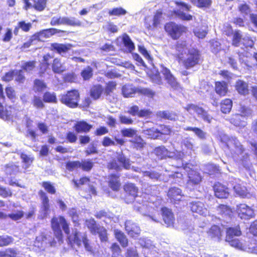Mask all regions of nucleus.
Instances as JSON below:
<instances>
[{
	"mask_svg": "<svg viewBox=\"0 0 257 257\" xmlns=\"http://www.w3.org/2000/svg\"><path fill=\"white\" fill-rule=\"evenodd\" d=\"M13 109L11 106L5 108L3 103L0 102V118L5 120L12 119L13 117L12 109Z\"/></svg>",
	"mask_w": 257,
	"mask_h": 257,
	"instance_id": "obj_33",
	"label": "nucleus"
},
{
	"mask_svg": "<svg viewBox=\"0 0 257 257\" xmlns=\"http://www.w3.org/2000/svg\"><path fill=\"white\" fill-rule=\"evenodd\" d=\"M88 227L92 233L99 235L101 241L106 240V230L103 226H88Z\"/></svg>",
	"mask_w": 257,
	"mask_h": 257,
	"instance_id": "obj_30",
	"label": "nucleus"
},
{
	"mask_svg": "<svg viewBox=\"0 0 257 257\" xmlns=\"http://www.w3.org/2000/svg\"><path fill=\"white\" fill-rule=\"evenodd\" d=\"M80 99V94L79 90L72 89L61 95L60 101L69 108H75L79 106Z\"/></svg>",
	"mask_w": 257,
	"mask_h": 257,
	"instance_id": "obj_2",
	"label": "nucleus"
},
{
	"mask_svg": "<svg viewBox=\"0 0 257 257\" xmlns=\"http://www.w3.org/2000/svg\"><path fill=\"white\" fill-rule=\"evenodd\" d=\"M191 211L201 215H206L208 212L207 207L204 202L200 201H194L190 203Z\"/></svg>",
	"mask_w": 257,
	"mask_h": 257,
	"instance_id": "obj_18",
	"label": "nucleus"
},
{
	"mask_svg": "<svg viewBox=\"0 0 257 257\" xmlns=\"http://www.w3.org/2000/svg\"><path fill=\"white\" fill-rule=\"evenodd\" d=\"M139 244L145 248L143 251L145 255L148 253V250L153 247L151 240L146 238H140Z\"/></svg>",
	"mask_w": 257,
	"mask_h": 257,
	"instance_id": "obj_48",
	"label": "nucleus"
},
{
	"mask_svg": "<svg viewBox=\"0 0 257 257\" xmlns=\"http://www.w3.org/2000/svg\"><path fill=\"white\" fill-rule=\"evenodd\" d=\"M131 168L130 160L122 152L117 155L116 159H113L107 164V168L108 170H113L116 171H119L122 168L127 170H130Z\"/></svg>",
	"mask_w": 257,
	"mask_h": 257,
	"instance_id": "obj_3",
	"label": "nucleus"
},
{
	"mask_svg": "<svg viewBox=\"0 0 257 257\" xmlns=\"http://www.w3.org/2000/svg\"><path fill=\"white\" fill-rule=\"evenodd\" d=\"M199 116H200L204 121L210 122L211 119L207 112L202 107L198 106L195 112Z\"/></svg>",
	"mask_w": 257,
	"mask_h": 257,
	"instance_id": "obj_59",
	"label": "nucleus"
},
{
	"mask_svg": "<svg viewBox=\"0 0 257 257\" xmlns=\"http://www.w3.org/2000/svg\"><path fill=\"white\" fill-rule=\"evenodd\" d=\"M43 99L40 96L35 95L32 100V104L33 106L37 109H42L45 107Z\"/></svg>",
	"mask_w": 257,
	"mask_h": 257,
	"instance_id": "obj_57",
	"label": "nucleus"
},
{
	"mask_svg": "<svg viewBox=\"0 0 257 257\" xmlns=\"http://www.w3.org/2000/svg\"><path fill=\"white\" fill-rule=\"evenodd\" d=\"M117 83L114 81H108L103 88V93L106 96L111 95L116 88Z\"/></svg>",
	"mask_w": 257,
	"mask_h": 257,
	"instance_id": "obj_42",
	"label": "nucleus"
},
{
	"mask_svg": "<svg viewBox=\"0 0 257 257\" xmlns=\"http://www.w3.org/2000/svg\"><path fill=\"white\" fill-rule=\"evenodd\" d=\"M65 167L70 172L80 169L79 161H68L65 163Z\"/></svg>",
	"mask_w": 257,
	"mask_h": 257,
	"instance_id": "obj_51",
	"label": "nucleus"
},
{
	"mask_svg": "<svg viewBox=\"0 0 257 257\" xmlns=\"http://www.w3.org/2000/svg\"><path fill=\"white\" fill-rule=\"evenodd\" d=\"M43 99L44 102L55 103L57 102L56 95L54 92L46 91L43 95Z\"/></svg>",
	"mask_w": 257,
	"mask_h": 257,
	"instance_id": "obj_46",
	"label": "nucleus"
},
{
	"mask_svg": "<svg viewBox=\"0 0 257 257\" xmlns=\"http://www.w3.org/2000/svg\"><path fill=\"white\" fill-rule=\"evenodd\" d=\"M161 215L164 223L167 225H173L175 222V217L172 210L167 207L161 208Z\"/></svg>",
	"mask_w": 257,
	"mask_h": 257,
	"instance_id": "obj_14",
	"label": "nucleus"
},
{
	"mask_svg": "<svg viewBox=\"0 0 257 257\" xmlns=\"http://www.w3.org/2000/svg\"><path fill=\"white\" fill-rule=\"evenodd\" d=\"M153 152L159 160L166 159L171 157V152L164 146L156 147Z\"/></svg>",
	"mask_w": 257,
	"mask_h": 257,
	"instance_id": "obj_27",
	"label": "nucleus"
},
{
	"mask_svg": "<svg viewBox=\"0 0 257 257\" xmlns=\"http://www.w3.org/2000/svg\"><path fill=\"white\" fill-rule=\"evenodd\" d=\"M107 183L108 187L113 191H118L121 186L120 180V175L116 173H111L108 175Z\"/></svg>",
	"mask_w": 257,
	"mask_h": 257,
	"instance_id": "obj_13",
	"label": "nucleus"
},
{
	"mask_svg": "<svg viewBox=\"0 0 257 257\" xmlns=\"http://www.w3.org/2000/svg\"><path fill=\"white\" fill-rule=\"evenodd\" d=\"M139 88H137L132 84H125L122 86L121 92L124 97H132L136 93H138Z\"/></svg>",
	"mask_w": 257,
	"mask_h": 257,
	"instance_id": "obj_25",
	"label": "nucleus"
},
{
	"mask_svg": "<svg viewBox=\"0 0 257 257\" xmlns=\"http://www.w3.org/2000/svg\"><path fill=\"white\" fill-rule=\"evenodd\" d=\"M214 91L220 97L224 96L228 92L226 82L223 81H215L214 83Z\"/></svg>",
	"mask_w": 257,
	"mask_h": 257,
	"instance_id": "obj_28",
	"label": "nucleus"
},
{
	"mask_svg": "<svg viewBox=\"0 0 257 257\" xmlns=\"http://www.w3.org/2000/svg\"><path fill=\"white\" fill-rule=\"evenodd\" d=\"M167 196L173 204H177L181 201L183 194L181 190L177 187H171L168 191Z\"/></svg>",
	"mask_w": 257,
	"mask_h": 257,
	"instance_id": "obj_15",
	"label": "nucleus"
},
{
	"mask_svg": "<svg viewBox=\"0 0 257 257\" xmlns=\"http://www.w3.org/2000/svg\"><path fill=\"white\" fill-rule=\"evenodd\" d=\"M64 33L65 31L64 30L52 28L42 30L40 32L39 35L44 38H49L56 34Z\"/></svg>",
	"mask_w": 257,
	"mask_h": 257,
	"instance_id": "obj_43",
	"label": "nucleus"
},
{
	"mask_svg": "<svg viewBox=\"0 0 257 257\" xmlns=\"http://www.w3.org/2000/svg\"><path fill=\"white\" fill-rule=\"evenodd\" d=\"M4 171L7 175H15L20 172V166L11 162L4 166Z\"/></svg>",
	"mask_w": 257,
	"mask_h": 257,
	"instance_id": "obj_34",
	"label": "nucleus"
},
{
	"mask_svg": "<svg viewBox=\"0 0 257 257\" xmlns=\"http://www.w3.org/2000/svg\"><path fill=\"white\" fill-rule=\"evenodd\" d=\"M149 77L153 83L160 84L162 83V77L158 70L151 71L149 74Z\"/></svg>",
	"mask_w": 257,
	"mask_h": 257,
	"instance_id": "obj_53",
	"label": "nucleus"
},
{
	"mask_svg": "<svg viewBox=\"0 0 257 257\" xmlns=\"http://www.w3.org/2000/svg\"><path fill=\"white\" fill-rule=\"evenodd\" d=\"M127 112L132 116H137L139 117H149L152 111L149 109H142L137 105H133L128 107Z\"/></svg>",
	"mask_w": 257,
	"mask_h": 257,
	"instance_id": "obj_16",
	"label": "nucleus"
},
{
	"mask_svg": "<svg viewBox=\"0 0 257 257\" xmlns=\"http://www.w3.org/2000/svg\"><path fill=\"white\" fill-rule=\"evenodd\" d=\"M123 200L127 204L133 203L138 196L139 188L133 183L126 182L123 186Z\"/></svg>",
	"mask_w": 257,
	"mask_h": 257,
	"instance_id": "obj_6",
	"label": "nucleus"
},
{
	"mask_svg": "<svg viewBox=\"0 0 257 257\" xmlns=\"http://www.w3.org/2000/svg\"><path fill=\"white\" fill-rule=\"evenodd\" d=\"M15 81L18 84H23L26 81V77L22 70H15Z\"/></svg>",
	"mask_w": 257,
	"mask_h": 257,
	"instance_id": "obj_54",
	"label": "nucleus"
},
{
	"mask_svg": "<svg viewBox=\"0 0 257 257\" xmlns=\"http://www.w3.org/2000/svg\"><path fill=\"white\" fill-rule=\"evenodd\" d=\"M80 169L84 172L90 171L94 166L92 159H87L79 161Z\"/></svg>",
	"mask_w": 257,
	"mask_h": 257,
	"instance_id": "obj_41",
	"label": "nucleus"
},
{
	"mask_svg": "<svg viewBox=\"0 0 257 257\" xmlns=\"http://www.w3.org/2000/svg\"><path fill=\"white\" fill-rule=\"evenodd\" d=\"M130 142L132 144V147L137 150H142L146 145V142L140 136H136L134 139L130 140Z\"/></svg>",
	"mask_w": 257,
	"mask_h": 257,
	"instance_id": "obj_38",
	"label": "nucleus"
},
{
	"mask_svg": "<svg viewBox=\"0 0 257 257\" xmlns=\"http://www.w3.org/2000/svg\"><path fill=\"white\" fill-rule=\"evenodd\" d=\"M41 186L44 188L48 193L50 194H55L56 190L53 184L50 181H43L41 183Z\"/></svg>",
	"mask_w": 257,
	"mask_h": 257,
	"instance_id": "obj_52",
	"label": "nucleus"
},
{
	"mask_svg": "<svg viewBox=\"0 0 257 257\" xmlns=\"http://www.w3.org/2000/svg\"><path fill=\"white\" fill-rule=\"evenodd\" d=\"M235 193L241 197H246L249 194V192L242 183H236L233 187Z\"/></svg>",
	"mask_w": 257,
	"mask_h": 257,
	"instance_id": "obj_35",
	"label": "nucleus"
},
{
	"mask_svg": "<svg viewBox=\"0 0 257 257\" xmlns=\"http://www.w3.org/2000/svg\"><path fill=\"white\" fill-rule=\"evenodd\" d=\"M197 8L202 9H209L212 3V0H190Z\"/></svg>",
	"mask_w": 257,
	"mask_h": 257,
	"instance_id": "obj_40",
	"label": "nucleus"
},
{
	"mask_svg": "<svg viewBox=\"0 0 257 257\" xmlns=\"http://www.w3.org/2000/svg\"><path fill=\"white\" fill-rule=\"evenodd\" d=\"M80 74L83 80H89L93 75V68L90 66H87L82 69Z\"/></svg>",
	"mask_w": 257,
	"mask_h": 257,
	"instance_id": "obj_45",
	"label": "nucleus"
},
{
	"mask_svg": "<svg viewBox=\"0 0 257 257\" xmlns=\"http://www.w3.org/2000/svg\"><path fill=\"white\" fill-rule=\"evenodd\" d=\"M36 63V62L34 60L26 62L22 65L21 70L30 72L35 68Z\"/></svg>",
	"mask_w": 257,
	"mask_h": 257,
	"instance_id": "obj_60",
	"label": "nucleus"
},
{
	"mask_svg": "<svg viewBox=\"0 0 257 257\" xmlns=\"http://www.w3.org/2000/svg\"><path fill=\"white\" fill-rule=\"evenodd\" d=\"M138 93L149 98H153L155 92L148 88H139Z\"/></svg>",
	"mask_w": 257,
	"mask_h": 257,
	"instance_id": "obj_63",
	"label": "nucleus"
},
{
	"mask_svg": "<svg viewBox=\"0 0 257 257\" xmlns=\"http://www.w3.org/2000/svg\"><path fill=\"white\" fill-rule=\"evenodd\" d=\"M201 57V53L197 49L191 48L186 53L185 58L183 59L178 56L177 60L179 63H181L185 69H190L200 64Z\"/></svg>",
	"mask_w": 257,
	"mask_h": 257,
	"instance_id": "obj_1",
	"label": "nucleus"
},
{
	"mask_svg": "<svg viewBox=\"0 0 257 257\" xmlns=\"http://www.w3.org/2000/svg\"><path fill=\"white\" fill-rule=\"evenodd\" d=\"M125 230L128 234L132 237H138L141 232V230L138 226H125Z\"/></svg>",
	"mask_w": 257,
	"mask_h": 257,
	"instance_id": "obj_49",
	"label": "nucleus"
},
{
	"mask_svg": "<svg viewBox=\"0 0 257 257\" xmlns=\"http://www.w3.org/2000/svg\"><path fill=\"white\" fill-rule=\"evenodd\" d=\"M51 225H68L65 218L62 216H53L51 219Z\"/></svg>",
	"mask_w": 257,
	"mask_h": 257,
	"instance_id": "obj_61",
	"label": "nucleus"
},
{
	"mask_svg": "<svg viewBox=\"0 0 257 257\" xmlns=\"http://www.w3.org/2000/svg\"><path fill=\"white\" fill-rule=\"evenodd\" d=\"M49 244L50 246H53L56 244V241L49 235H41L36 238V241L35 242V246H38L40 248H43L44 245Z\"/></svg>",
	"mask_w": 257,
	"mask_h": 257,
	"instance_id": "obj_20",
	"label": "nucleus"
},
{
	"mask_svg": "<svg viewBox=\"0 0 257 257\" xmlns=\"http://www.w3.org/2000/svg\"><path fill=\"white\" fill-rule=\"evenodd\" d=\"M226 146L230 150L234 151V153L237 155L242 154L245 151L243 145L235 140H229Z\"/></svg>",
	"mask_w": 257,
	"mask_h": 257,
	"instance_id": "obj_21",
	"label": "nucleus"
},
{
	"mask_svg": "<svg viewBox=\"0 0 257 257\" xmlns=\"http://www.w3.org/2000/svg\"><path fill=\"white\" fill-rule=\"evenodd\" d=\"M38 194L40 196L42 202V208L46 212H48L50 209L49 199L46 193L40 190L38 191Z\"/></svg>",
	"mask_w": 257,
	"mask_h": 257,
	"instance_id": "obj_39",
	"label": "nucleus"
},
{
	"mask_svg": "<svg viewBox=\"0 0 257 257\" xmlns=\"http://www.w3.org/2000/svg\"><path fill=\"white\" fill-rule=\"evenodd\" d=\"M208 233L211 237H217L219 239L221 236V230L218 226H212Z\"/></svg>",
	"mask_w": 257,
	"mask_h": 257,
	"instance_id": "obj_58",
	"label": "nucleus"
},
{
	"mask_svg": "<svg viewBox=\"0 0 257 257\" xmlns=\"http://www.w3.org/2000/svg\"><path fill=\"white\" fill-rule=\"evenodd\" d=\"M232 36V45L236 47H238L240 45V43H241V40L242 39L240 31L239 30L235 31Z\"/></svg>",
	"mask_w": 257,
	"mask_h": 257,
	"instance_id": "obj_50",
	"label": "nucleus"
},
{
	"mask_svg": "<svg viewBox=\"0 0 257 257\" xmlns=\"http://www.w3.org/2000/svg\"><path fill=\"white\" fill-rule=\"evenodd\" d=\"M160 129L157 128L159 138H161L163 136L170 135L171 133V129L169 126L164 124L160 125Z\"/></svg>",
	"mask_w": 257,
	"mask_h": 257,
	"instance_id": "obj_56",
	"label": "nucleus"
},
{
	"mask_svg": "<svg viewBox=\"0 0 257 257\" xmlns=\"http://www.w3.org/2000/svg\"><path fill=\"white\" fill-rule=\"evenodd\" d=\"M51 67L54 73L60 74L66 70L65 66L62 63L61 59L59 58H55L53 59Z\"/></svg>",
	"mask_w": 257,
	"mask_h": 257,
	"instance_id": "obj_32",
	"label": "nucleus"
},
{
	"mask_svg": "<svg viewBox=\"0 0 257 257\" xmlns=\"http://www.w3.org/2000/svg\"><path fill=\"white\" fill-rule=\"evenodd\" d=\"M103 93V87L100 84L93 85L89 89V96L94 100L100 98Z\"/></svg>",
	"mask_w": 257,
	"mask_h": 257,
	"instance_id": "obj_24",
	"label": "nucleus"
},
{
	"mask_svg": "<svg viewBox=\"0 0 257 257\" xmlns=\"http://www.w3.org/2000/svg\"><path fill=\"white\" fill-rule=\"evenodd\" d=\"M216 210L222 216V220L226 223L230 222L234 218L233 211L228 205L219 204L217 206Z\"/></svg>",
	"mask_w": 257,
	"mask_h": 257,
	"instance_id": "obj_9",
	"label": "nucleus"
},
{
	"mask_svg": "<svg viewBox=\"0 0 257 257\" xmlns=\"http://www.w3.org/2000/svg\"><path fill=\"white\" fill-rule=\"evenodd\" d=\"M114 234L116 238L119 242L122 247H126L127 246V239L121 231L118 230H115Z\"/></svg>",
	"mask_w": 257,
	"mask_h": 257,
	"instance_id": "obj_47",
	"label": "nucleus"
},
{
	"mask_svg": "<svg viewBox=\"0 0 257 257\" xmlns=\"http://www.w3.org/2000/svg\"><path fill=\"white\" fill-rule=\"evenodd\" d=\"M73 47L71 44L53 43L51 44L52 50L55 51L56 53L63 56L67 53Z\"/></svg>",
	"mask_w": 257,
	"mask_h": 257,
	"instance_id": "obj_22",
	"label": "nucleus"
},
{
	"mask_svg": "<svg viewBox=\"0 0 257 257\" xmlns=\"http://www.w3.org/2000/svg\"><path fill=\"white\" fill-rule=\"evenodd\" d=\"M226 240L230 242L231 246L241 249L245 250V247L247 245L248 241H245L243 245L238 239H231L234 236H239L241 231L239 226H235L229 228L226 232Z\"/></svg>",
	"mask_w": 257,
	"mask_h": 257,
	"instance_id": "obj_5",
	"label": "nucleus"
},
{
	"mask_svg": "<svg viewBox=\"0 0 257 257\" xmlns=\"http://www.w3.org/2000/svg\"><path fill=\"white\" fill-rule=\"evenodd\" d=\"M70 241H73L78 246L83 243L85 249L91 253L93 252L92 247L89 245L88 240L87 238L85 233H80V234L76 231L72 230V234L68 236Z\"/></svg>",
	"mask_w": 257,
	"mask_h": 257,
	"instance_id": "obj_7",
	"label": "nucleus"
},
{
	"mask_svg": "<svg viewBox=\"0 0 257 257\" xmlns=\"http://www.w3.org/2000/svg\"><path fill=\"white\" fill-rule=\"evenodd\" d=\"M166 32L173 40L178 39L184 33L187 32V28L182 25H177L175 22H170L164 25Z\"/></svg>",
	"mask_w": 257,
	"mask_h": 257,
	"instance_id": "obj_4",
	"label": "nucleus"
},
{
	"mask_svg": "<svg viewBox=\"0 0 257 257\" xmlns=\"http://www.w3.org/2000/svg\"><path fill=\"white\" fill-rule=\"evenodd\" d=\"M188 179L187 184L191 186L199 184L201 180L202 177L200 173L196 170L190 169L188 173Z\"/></svg>",
	"mask_w": 257,
	"mask_h": 257,
	"instance_id": "obj_23",
	"label": "nucleus"
},
{
	"mask_svg": "<svg viewBox=\"0 0 257 257\" xmlns=\"http://www.w3.org/2000/svg\"><path fill=\"white\" fill-rule=\"evenodd\" d=\"M81 22L75 19L74 18L69 17H53L50 21V25L51 26H57L60 25H66L70 26H80Z\"/></svg>",
	"mask_w": 257,
	"mask_h": 257,
	"instance_id": "obj_8",
	"label": "nucleus"
},
{
	"mask_svg": "<svg viewBox=\"0 0 257 257\" xmlns=\"http://www.w3.org/2000/svg\"><path fill=\"white\" fill-rule=\"evenodd\" d=\"M145 137L150 140H157L159 139L157 128L154 127L144 129L142 131Z\"/></svg>",
	"mask_w": 257,
	"mask_h": 257,
	"instance_id": "obj_37",
	"label": "nucleus"
},
{
	"mask_svg": "<svg viewBox=\"0 0 257 257\" xmlns=\"http://www.w3.org/2000/svg\"><path fill=\"white\" fill-rule=\"evenodd\" d=\"M122 42L123 46L127 50V52L128 53H132L135 49V46L133 42L127 34L123 35L122 39Z\"/></svg>",
	"mask_w": 257,
	"mask_h": 257,
	"instance_id": "obj_44",
	"label": "nucleus"
},
{
	"mask_svg": "<svg viewBox=\"0 0 257 257\" xmlns=\"http://www.w3.org/2000/svg\"><path fill=\"white\" fill-rule=\"evenodd\" d=\"M186 131L193 132L199 138L204 139L205 138V133L200 128L196 127L187 126L184 128Z\"/></svg>",
	"mask_w": 257,
	"mask_h": 257,
	"instance_id": "obj_55",
	"label": "nucleus"
},
{
	"mask_svg": "<svg viewBox=\"0 0 257 257\" xmlns=\"http://www.w3.org/2000/svg\"><path fill=\"white\" fill-rule=\"evenodd\" d=\"M126 14V11L121 7L114 8L108 11L110 16H120Z\"/></svg>",
	"mask_w": 257,
	"mask_h": 257,
	"instance_id": "obj_62",
	"label": "nucleus"
},
{
	"mask_svg": "<svg viewBox=\"0 0 257 257\" xmlns=\"http://www.w3.org/2000/svg\"><path fill=\"white\" fill-rule=\"evenodd\" d=\"M234 87L237 92L240 95H246L249 93L248 84L242 80H237L235 82Z\"/></svg>",
	"mask_w": 257,
	"mask_h": 257,
	"instance_id": "obj_29",
	"label": "nucleus"
},
{
	"mask_svg": "<svg viewBox=\"0 0 257 257\" xmlns=\"http://www.w3.org/2000/svg\"><path fill=\"white\" fill-rule=\"evenodd\" d=\"M17 254V251L13 248L0 251V257H16Z\"/></svg>",
	"mask_w": 257,
	"mask_h": 257,
	"instance_id": "obj_64",
	"label": "nucleus"
},
{
	"mask_svg": "<svg viewBox=\"0 0 257 257\" xmlns=\"http://www.w3.org/2000/svg\"><path fill=\"white\" fill-rule=\"evenodd\" d=\"M163 15V12L162 10H157L153 18V23L151 25L150 23L145 22L146 28L149 30H153L155 28H157L161 24V19Z\"/></svg>",
	"mask_w": 257,
	"mask_h": 257,
	"instance_id": "obj_26",
	"label": "nucleus"
},
{
	"mask_svg": "<svg viewBox=\"0 0 257 257\" xmlns=\"http://www.w3.org/2000/svg\"><path fill=\"white\" fill-rule=\"evenodd\" d=\"M93 125L84 120L76 121L73 126L75 131L77 134H87L92 129Z\"/></svg>",
	"mask_w": 257,
	"mask_h": 257,
	"instance_id": "obj_19",
	"label": "nucleus"
},
{
	"mask_svg": "<svg viewBox=\"0 0 257 257\" xmlns=\"http://www.w3.org/2000/svg\"><path fill=\"white\" fill-rule=\"evenodd\" d=\"M213 189L215 196L218 198L226 199L229 196L230 189L220 182L214 183Z\"/></svg>",
	"mask_w": 257,
	"mask_h": 257,
	"instance_id": "obj_11",
	"label": "nucleus"
},
{
	"mask_svg": "<svg viewBox=\"0 0 257 257\" xmlns=\"http://www.w3.org/2000/svg\"><path fill=\"white\" fill-rule=\"evenodd\" d=\"M233 105L232 101L229 98H225L220 103V110L225 114L230 112Z\"/></svg>",
	"mask_w": 257,
	"mask_h": 257,
	"instance_id": "obj_36",
	"label": "nucleus"
},
{
	"mask_svg": "<svg viewBox=\"0 0 257 257\" xmlns=\"http://www.w3.org/2000/svg\"><path fill=\"white\" fill-rule=\"evenodd\" d=\"M236 210L238 216L241 219L248 220L254 215L253 209L246 204L241 203L237 205Z\"/></svg>",
	"mask_w": 257,
	"mask_h": 257,
	"instance_id": "obj_10",
	"label": "nucleus"
},
{
	"mask_svg": "<svg viewBox=\"0 0 257 257\" xmlns=\"http://www.w3.org/2000/svg\"><path fill=\"white\" fill-rule=\"evenodd\" d=\"M163 74L167 83L173 89H178L180 88V84L175 76L172 74L170 69L164 67L163 69Z\"/></svg>",
	"mask_w": 257,
	"mask_h": 257,
	"instance_id": "obj_17",
	"label": "nucleus"
},
{
	"mask_svg": "<svg viewBox=\"0 0 257 257\" xmlns=\"http://www.w3.org/2000/svg\"><path fill=\"white\" fill-rule=\"evenodd\" d=\"M23 2L26 10L32 8L37 12L43 11L47 3V0H23Z\"/></svg>",
	"mask_w": 257,
	"mask_h": 257,
	"instance_id": "obj_12",
	"label": "nucleus"
},
{
	"mask_svg": "<svg viewBox=\"0 0 257 257\" xmlns=\"http://www.w3.org/2000/svg\"><path fill=\"white\" fill-rule=\"evenodd\" d=\"M157 116L161 119L171 121H176L178 117V115L176 112L170 110L159 111L157 113Z\"/></svg>",
	"mask_w": 257,
	"mask_h": 257,
	"instance_id": "obj_31",
	"label": "nucleus"
}]
</instances>
